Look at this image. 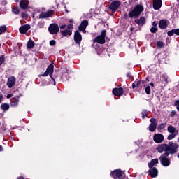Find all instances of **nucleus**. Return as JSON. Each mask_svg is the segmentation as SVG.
Instances as JSON below:
<instances>
[{
  "mask_svg": "<svg viewBox=\"0 0 179 179\" xmlns=\"http://www.w3.org/2000/svg\"><path fill=\"white\" fill-rule=\"evenodd\" d=\"M143 6L138 4L129 13V17H138L141 15V13L143 12Z\"/></svg>",
  "mask_w": 179,
  "mask_h": 179,
  "instance_id": "obj_1",
  "label": "nucleus"
},
{
  "mask_svg": "<svg viewBox=\"0 0 179 179\" xmlns=\"http://www.w3.org/2000/svg\"><path fill=\"white\" fill-rule=\"evenodd\" d=\"M50 34H57L59 31V27L57 24H51L48 29Z\"/></svg>",
  "mask_w": 179,
  "mask_h": 179,
  "instance_id": "obj_8",
  "label": "nucleus"
},
{
  "mask_svg": "<svg viewBox=\"0 0 179 179\" xmlns=\"http://www.w3.org/2000/svg\"><path fill=\"white\" fill-rule=\"evenodd\" d=\"M111 176L114 179H124L125 178V173L120 169H116L111 172Z\"/></svg>",
  "mask_w": 179,
  "mask_h": 179,
  "instance_id": "obj_3",
  "label": "nucleus"
},
{
  "mask_svg": "<svg viewBox=\"0 0 179 179\" xmlns=\"http://www.w3.org/2000/svg\"><path fill=\"white\" fill-rule=\"evenodd\" d=\"M61 33L64 37H66V36H71L72 35V31L69 29H65L63 31H61Z\"/></svg>",
  "mask_w": 179,
  "mask_h": 179,
  "instance_id": "obj_26",
  "label": "nucleus"
},
{
  "mask_svg": "<svg viewBox=\"0 0 179 179\" xmlns=\"http://www.w3.org/2000/svg\"><path fill=\"white\" fill-rule=\"evenodd\" d=\"M162 80L164 82V86H167L169 83V80H167V77L164 75L162 76Z\"/></svg>",
  "mask_w": 179,
  "mask_h": 179,
  "instance_id": "obj_28",
  "label": "nucleus"
},
{
  "mask_svg": "<svg viewBox=\"0 0 179 179\" xmlns=\"http://www.w3.org/2000/svg\"><path fill=\"white\" fill-rule=\"evenodd\" d=\"M50 45H55V40H51L50 41Z\"/></svg>",
  "mask_w": 179,
  "mask_h": 179,
  "instance_id": "obj_41",
  "label": "nucleus"
},
{
  "mask_svg": "<svg viewBox=\"0 0 179 179\" xmlns=\"http://www.w3.org/2000/svg\"><path fill=\"white\" fill-rule=\"evenodd\" d=\"M120 6H121V1L116 0L110 3L109 8L113 10V12H116V10L120 9Z\"/></svg>",
  "mask_w": 179,
  "mask_h": 179,
  "instance_id": "obj_7",
  "label": "nucleus"
},
{
  "mask_svg": "<svg viewBox=\"0 0 179 179\" xmlns=\"http://www.w3.org/2000/svg\"><path fill=\"white\" fill-rule=\"evenodd\" d=\"M3 62H5V56L1 55L0 57V65H2V64H3Z\"/></svg>",
  "mask_w": 179,
  "mask_h": 179,
  "instance_id": "obj_33",
  "label": "nucleus"
},
{
  "mask_svg": "<svg viewBox=\"0 0 179 179\" xmlns=\"http://www.w3.org/2000/svg\"><path fill=\"white\" fill-rule=\"evenodd\" d=\"M5 31H6V26L0 27V34H3Z\"/></svg>",
  "mask_w": 179,
  "mask_h": 179,
  "instance_id": "obj_32",
  "label": "nucleus"
},
{
  "mask_svg": "<svg viewBox=\"0 0 179 179\" xmlns=\"http://www.w3.org/2000/svg\"><path fill=\"white\" fill-rule=\"evenodd\" d=\"M150 31H151V33H156V31H157V27H152L150 29Z\"/></svg>",
  "mask_w": 179,
  "mask_h": 179,
  "instance_id": "obj_36",
  "label": "nucleus"
},
{
  "mask_svg": "<svg viewBox=\"0 0 179 179\" xmlns=\"http://www.w3.org/2000/svg\"><path fill=\"white\" fill-rule=\"evenodd\" d=\"M167 131L170 134H177V135H178V130L176 129V128L173 126L168 127Z\"/></svg>",
  "mask_w": 179,
  "mask_h": 179,
  "instance_id": "obj_23",
  "label": "nucleus"
},
{
  "mask_svg": "<svg viewBox=\"0 0 179 179\" xmlns=\"http://www.w3.org/2000/svg\"><path fill=\"white\" fill-rule=\"evenodd\" d=\"M164 124H161L160 125H159V128H160V129H163L164 128Z\"/></svg>",
  "mask_w": 179,
  "mask_h": 179,
  "instance_id": "obj_43",
  "label": "nucleus"
},
{
  "mask_svg": "<svg viewBox=\"0 0 179 179\" xmlns=\"http://www.w3.org/2000/svg\"><path fill=\"white\" fill-rule=\"evenodd\" d=\"M53 72H54V64H50L47 68L45 72L43 74H42L41 76H48L49 75L50 78H51V79H52V80L55 82V80H54V78H52Z\"/></svg>",
  "mask_w": 179,
  "mask_h": 179,
  "instance_id": "obj_6",
  "label": "nucleus"
},
{
  "mask_svg": "<svg viewBox=\"0 0 179 179\" xmlns=\"http://www.w3.org/2000/svg\"><path fill=\"white\" fill-rule=\"evenodd\" d=\"M150 122H151V124L149 126V130L150 131V132H155L156 131V128L157 127V122L155 118H151L150 120Z\"/></svg>",
  "mask_w": 179,
  "mask_h": 179,
  "instance_id": "obj_10",
  "label": "nucleus"
},
{
  "mask_svg": "<svg viewBox=\"0 0 179 179\" xmlns=\"http://www.w3.org/2000/svg\"><path fill=\"white\" fill-rule=\"evenodd\" d=\"M52 15H53L52 10L48 11L46 13H42L39 15V19H45L47 17H50L52 16Z\"/></svg>",
  "mask_w": 179,
  "mask_h": 179,
  "instance_id": "obj_18",
  "label": "nucleus"
},
{
  "mask_svg": "<svg viewBox=\"0 0 179 179\" xmlns=\"http://www.w3.org/2000/svg\"><path fill=\"white\" fill-rule=\"evenodd\" d=\"M140 84H141V81H138L136 83V86H139Z\"/></svg>",
  "mask_w": 179,
  "mask_h": 179,
  "instance_id": "obj_46",
  "label": "nucleus"
},
{
  "mask_svg": "<svg viewBox=\"0 0 179 179\" xmlns=\"http://www.w3.org/2000/svg\"><path fill=\"white\" fill-rule=\"evenodd\" d=\"M150 85L153 87V86H155V84H153V83H150Z\"/></svg>",
  "mask_w": 179,
  "mask_h": 179,
  "instance_id": "obj_52",
  "label": "nucleus"
},
{
  "mask_svg": "<svg viewBox=\"0 0 179 179\" xmlns=\"http://www.w3.org/2000/svg\"><path fill=\"white\" fill-rule=\"evenodd\" d=\"M148 173L152 178H156L157 176L159 174V171L157 170V168H150V170L148 171Z\"/></svg>",
  "mask_w": 179,
  "mask_h": 179,
  "instance_id": "obj_14",
  "label": "nucleus"
},
{
  "mask_svg": "<svg viewBox=\"0 0 179 179\" xmlns=\"http://www.w3.org/2000/svg\"><path fill=\"white\" fill-rule=\"evenodd\" d=\"M30 30V25L25 24L20 27L19 31L22 34H25L27 31Z\"/></svg>",
  "mask_w": 179,
  "mask_h": 179,
  "instance_id": "obj_17",
  "label": "nucleus"
},
{
  "mask_svg": "<svg viewBox=\"0 0 179 179\" xmlns=\"http://www.w3.org/2000/svg\"><path fill=\"white\" fill-rule=\"evenodd\" d=\"M65 27H66V24H63V25H61V26H60V29H61L62 30H64V29H65Z\"/></svg>",
  "mask_w": 179,
  "mask_h": 179,
  "instance_id": "obj_42",
  "label": "nucleus"
},
{
  "mask_svg": "<svg viewBox=\"0 0 179 179\" xmlns=\"http://www.w3.org/2000/svg\"><path fill=\"white\" fill-rule=\"evenodd\" d=\"M157 46L159 47V48H163V47H164V42L160 41H157Z\"/></svg>",
  "mask_w": 179,
  "mask_h": 179,
  "instance_id": "obj_31",
  "label": "nucleus"
},
{
  "mask_svg": "<svg viewBox=\"0 0 179 179\" xmlns=\"http://www.w3.org/2000/svg\"><path fill=\"white\" fill-rule=\"evenodd\" d=\"M13 13L15 14V15H19V9L18 8H13Z\"/></svg>",
  "mask_w": 179,
  "mask_h": 179,
  "instance_id": "obj_35",
  "label": "nucleus"
},
{
  "mask_svg": "<svg viewBox=\"0 0 179 179\" xmlns=\"http://www.w3.org/2000/svg\"><path fill=\"white\" fill-rule=\"evenodd\" d=\"M2 99H3V96L0 95V103L2 101Z\"/></svg>",
  "mask_w": 179,
  "mask_h": 179,
  "instance_id": "obj_47",
  "label": "nucleus"
},
{
  "mask_svg": "<svg viewBox=\"0 0 179 179\" xmlns=\"http://www.w3.org/2000/svg\"><path fill=\"white\" fill-rule=\"evenodd\" d=\"M135 23L138 26H143V24L146 23V20H145V17H141L140 19L135 20Z\"/></svg>",
  "mask_w": 179,
  "mask_h": 179,
  "instance_id": "obj_21",
  "label": "nucleus"
},
{
  "mask_svg": "<svg viewBox=\"0 0 179 179\" xmlns=\"http://www.w3.org/2000/svg\"><path fill=\"white\" fill-rule=\"evenodd\" d=\"M148 113H146V110H143L142 111V117L143 118H145V117H147Z\"/></svg>",
  "mask_w": 179,
  "mask_h": 179,
  "instance_id": "obj_38",
  "label": "nucleus"
},
{
  "mask_svg": "<svg viewBox=\"0 0 179 179\" xmlns=\"http://www.w3.org/2000/svg\"><path fill=\"white\" fill-rule=\"evenodd\" d=\"M152 26H153V27H156V26H157V24H156V22H153L152 23Z\"/></svg>",
  "mask_w": 179,
  "mask_h": 179,
  "instance_id": "obj_44",
  "label": "nucleus"
},
{
  "mask_svg": "<svg viewBox=\"0 0 179 179\" xmlns=\"http://www.w3.org/2000/svg\"><path fill=\"white\" fill-rule=\"evenodd\" d=\"M112 92L114 96H122L124 90L122 88H115L113 90Z\"/></svg>",
  "mask_w": 179,
  "mask_h": 179,
  "instance_id": "obj_19",
  "label": "nucleus"
},
{
  "mask_svg": "<svg viewBox=\"0 0 179 179\" xmlns=\"http://www.w3.org/2000/svg\"><path fill=\"white\" fill-rule=\"evenodd\" d=\"M1 108H2L3 110V111H7V110H9V104L3 103L1 106Z\"/></svg>",
  "mask_w": 179,
  "mask_h": 179,
  "instance_id": "obj_27",
  "label": "nucleus"
},
{
  "mask_svg": "<svg viewBox=\"0 0 179 179\" xmlns=\"http://www.w3.org/2000/svg\"><path fill=\"white\" fill-rule=\"evenodd\" d=\"M162 8V0H153V9L159 10Z\"/></svg>",
  "mask_w": 179,
  "mask_h": 179,
  "instance_id": "obj_15",
  "label": "nucleus"
},
{
  "mask_svg": "<svg viewBox=\"0 0 179 179\" xmlns=\"http://www.w3.org/2000/svg\"><path fill=\"white\" fill-rule=\"evenodd\" d=\"M157 150L159 153H163V152H169V145L161 144L157 148Z\"/></svg>",
  "mask_w": 179,
  "mask_h": 179,
  "instance_id": "obj_11",
  "label": "nucleus"
},
{
  "mask_svg": "<svg viewBox=\"0 0 179 179\" xmlns=\"http://www.w3.org/2000/svg\"><path fill=\"white\" fill-rule=\"evenodd\" d=\"M159 26L160 29H166L167 27V21L162 20L159 21Z\"/></svg>",
  "mask_w": 179,
  "mask_h": 179,
  "instance_id": "obj_25",
  "label": "nucleus"
},
{
  "mask_svg": "<svg viewBox=\"0 0 179 179\" xmlns=\"http://www.w3.org/2000/svg\"><path fill=\"white\" fill-rule=\"evenodd\" d=\"M29 5L28 0H21L20 2V6L22 9H27V6Z\"/></svg>",
  "mask_w": 179,
  "mask_h": 179,
  "instance_id": "obj_20",
  "label": "nucleus"
},
{
  "mask_svg": "<svg viewBox=\"0 0 179 179\" xmlns=\"http://www.w3.org/2000/svg\"><path fill=\"white\" fill-rule=\"evenodd\" d=\"M168 147L171 155H174V153H177V152H178L179 145L177 143L169 142Z\"/></svg>",
  "mask_w": 179,
  "mask_h": 179,
  "instance_id": "obj_5",
  "label": "nucleus"
},
{
  "mask_svg": "<svg viewBox=\"0 0 179 179\" xmlns=\"http://www.w3.org/2000/svg\"><path fill=\"white\" fill-rule=\"evenodd\" d=\"M15 83H16V78L13 76H11L8 79L6 85L10 89L15 86Z\"/></svg>",
  "mask_w": 179,
  "mask_h": 179,
  "instance_id": "obj_13",
  "label": "nucleus"
},
{
  "mask_svg": "<svg viewBox=\"0 0 179 179\" xmlns=\"http://www.w3.org/2000/svg\"><path fill=\"white\" fill-rule=\"evenodd\" d=\"M167 34H168V36H173V35L174 34V29H172V30H171V31H169L167 32Z\"/></svg>",
  "mask_w": 179,
  "mask_h": 179,
  "instance_id": "obj_37",
  "label": "nucleus"
},
{
  "mask_svg": "<svg viewBox=\"0 0 179 179\" xmlns=\"http://www.w3.org/2000/svg\"><path fill=\"white\" fill-rule=\"evenodd\" d=\"M67 29H69V30L73 29V24H69L67 25Z\"/></svg>",
  "mask_w": 179,
  "mask_h": 179,
  "instance_id": "obj_40",
  "label": "nucleus"
},
{
  "mask_svg": "<svg viewBox=\"0 0 179 179\" xmlns=\"http://www.w3.org/2000/svg\"><path fill=\"white\" fill-rule=\"evenodd\" d=\"M178 142H179V137H178Z\"/></svg>",
  "mask_w": 179,
  "mask_h": 179,
  "instance_id": "obj_54",
  "label": "nucleus"
},
{
  "mask_svg": "<svg viewBox=\"0 0 179 179\" xmlns=\"http://www.w3.org/2000/svg\"><path fill=\"white\" fill-rule=\"evenodd\" d=\"M174 34H176V36H179V29H173Z\"/></svg>",
  "mask_w": 179,
  "mask_h": 179,
  "instance_id": "obj_39",
  "label": "nucleus"
},
{
  "mask_svg": "<svg viewBox=\"0 0 179 179\" xmlns=\"http://www.w3.org/2000/svg\"><path fill=\"white\" fill-rule=\"evenodd\" d=\"M107 31L106 30H102L101 35L98 36L94 40V43H98L99 44H104L106 43V36Z\"/></svg>",
  "mask_w": 179,
  "mask_h": 179,
  "instance_id": "obj_4",
  "label": "nucleus"
},
{
  "mask_svg": "<svg viewBox=\"0 0 179 179\" xmlns=\"http://www.w3.org/2000/svg\"><path fill=\"white\" fill-rule=\"evenodd\" d=\"M136 86V85L135 84V83H133L132 84V87H133V89H135V87Z\"/></svg>",
  "mask_w": 179,
  "mask_h": 179,
  "instance_id": "obj_49",
  "label": "nucleus"
},
{
  "mask_svg": "<svg viewBox=\"0 0 179 179\" xmlns=\"http://www.w3.org/2000/svg\"><path fill=\"white\" fill-rule=\"evenodd\" d=\"M127 78H131V74L130 73H127Z\"/></svg>",
  "mask_w": 179,
  "mask_h": 179,
  "instance_id": "obj_51",
  "label": "nucleus"
},
{
  "mask_svg": "<svg viewBox=\"0 0 179 179\" xmlns=\"http://www.w3.org/2000/svg\"><path fill=\"white\" fill-rule=\"evenodd\" d=\"M12 97V94H9L7 95V99H10Z\"/></svg>",
  "mask_w": 179,
  "mask_h": 179,
  "instance_id": "obj_45",
  "label": "nucleus"
},
{
  "mask_svg": "<svg viewBox=\"0 0 179 179\" xmlns=\"http://www.w3.org/2000/svg\"><path fill=\"white\" fill-rule=\"evenodd\" d=\"M10 104L12 107H16L19 104V96L13 98Z\"/></svg>",
  "mask_w": 179,
  "mask_h": 179,
  "instance_id": "obj_22",
  "label": "nucleus"
},
{
  "mask_svg": "<svg viewBox=\"0 0 179 179\" xmlns=\"http://www.w3.org/2000/svg\"><path fill=\"white\" fill-rule=\"evenodd\" d=\"M145 93L146 94H150V86L148 85L145 87Z\"/></svg>",
  "mask_w": 179,
  "mask_h": 179,
  "instance_id": "obj_34",
  "label": "nucleus"
},
{
  "mask_svg": "<svg viewBox=\"0 0 179 179\" xmlns=\"http://www.w3.org/2000/svg\"><path fill=\"white\" fill-rule=\"evenodd\" d=\"M88 24L89 22H87V20H83L78 28L80 31H83V33H86V27H87Z\"/></svg>",
  "mask_w": 179,
  "mask_h": 179,
  "instance_id": "obj_12",
  "label": "nucleus"
},
{
  "mask_svg": "<svg viewBox=\"0 0 179 179\" xmlns=\"http://www.w3.org/2000/svg\"><path fill=\"white\" fill-rule=\"evenodd\" d=\"M17 179H24V178L20 176V177H18Z\"/></svg>",
  "mask_w": 179,
  "mask_h": 179,
  "instance_id": "obj_53",
  "label": "nucleus"
},
{
  "mask_svg": "<svg viewBox=\"0 0 179 179\" xmlns=\"http://www.w3.org/2000/svg\"><path fill=\"white\" fill-rule=\"evenodd\" d=\"M178 159H179V154L178 155Z\"/></svg>",
  "mask_w": 179,
  "mask_h": 179,
  "instance_id": "obj_55",
  "label": "nucleus"
},
{
  "mask_svg": "<svg viewBox=\"0 0 179 179\" xmlns=\"http://www.w3.org/2000/svg\"><path fill=\"white\" fill-rule=\"evenodd\" d=\"M177 135H178V134H171L169 135L167 137L168 141H171L172 139H174V138H176V136H177Z\"/></svg>",
  "mask_w": 179,
  "mask_h": 179,
  "instance_id": "obj_30",
  "label": "nucleus"
},
{
  "mask_svg": "<svg viewBox=\"0 0 179 179\" xmlns=\"http://www.w3.org/2000/svg\"><path fill=\"white\" fill-rule=\"evenodd\" d=\"M153 141L155 143H162L164 141V136L162 134H156L153 136Z\"/></svg>",
  "mask_w": 179,
  "mask_h": 179,
  "instance_id": "obj_9",
  "label": "nucleus"
},
{
  "mask_svg": "<svg viewBox=\"0 0 179 179\" xmlns=\"http://www.w3.org/2000/svg\"><path fill=\"white\" fill-rule=\"evenodd\" d=\"M34 47V42L33 41H29L27 43V48H33Z\"/></svg>",
  "mask_w": 179,
  "mask_h": 179,
  "instance_id": "obj_29",
  "label": "nucleus"
},
{
  "mask_svg": "<svg viewBox=\"0 0 179 179\" xmlns=\"http://www.w3.org/2000/svg\"><path fill=\"white\" fill-rule=\"evenodd\" d=\"M69 23H71V24L73 23V20H70Z\"/></svg>",
  "mask_w": 179,
  "mask_h": 179,
  "instance_id": "obj_50",
  "label": "nucleus"
},
{
  "mask_svg": "<svg viewBox=\"0 0 179 179\" xmlns=\"http://www.w3.org/2000/svg\"><path fill=\"white\" fill-rule=\"evenodd\" d=\"M159 163L158 159H152L150 163H148V167L149 169H152L153 166H156Z\"/></svg>",
  "mask_w": 179,
  "mask_h": 179,
  "instance_id": "obj_24",
  "label": "nucleus"
},
{
  "mask_svg": "<svg viewBox=\"0 0 179 179\" xmlns=\"http://www.w3.org/2000/svg\"><path fill=\"white\" fill-rule=\"evenodd\" d=\"M169 152H165L162 154L159 157L161 164H162V166H164V167H169V166H170V159L167 158L169 157Z\"/></svg>",
  "mask_w": 179,
  "mask_h": 179,
  "instance_id": "obj_2",
  "label": "nucleus"
},
{
  "mask_svg": "<svg viewBox=\"0 0 179 179\" xmlns=\"http://www.w3.org/2000/svg\"><path fill=\"white\" fill-rule=\"evenodd\" d=\"M74 40L76 44H80V41H82V35L79 33V31H76L74 34Z\"/></svg>",
  "mask_w": 179,
  "mask_h": 179,
  "instance_id": "obj_16",
  "label": "nucleus"
},
{
  "mask_svg": "<svg viewBox=\"0 0 179 179\" xmlns=\"http://www.w3.org/2000/svg\"><path fill=\"white\" fill-rule=\"evenodd\" d=\"M3 150V148L2 147V145H0V152H2Z\"/></svg>",
  "mask_w": 179,
  "mask_h": 179,
  "instance_id": "obj_48",
  "label": "nucleus"
}]
</instances>
